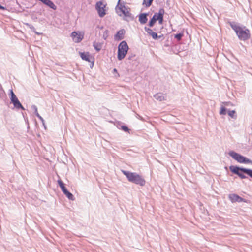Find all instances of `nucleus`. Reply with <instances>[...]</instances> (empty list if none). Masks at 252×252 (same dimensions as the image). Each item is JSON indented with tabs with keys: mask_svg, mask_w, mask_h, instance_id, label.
<instances>
[{
	"mask_svg": "<svg viewBox=\"0 0 252 252\" xmlns=\"http://www.w3.org/2000/svg\"><path fill=\"white\" fill-rule=\"evenodd\" d=\"M230 25L236 32L239 40L245 41L250 38V31L245 26H240L235 22L230 23Z\"/></svg>",
	"mask_w": 252,
	"mask_h": 252,
	"instance_id": "nucleus-1",
	"label": "nucleus"
},
{
	"mask_svg": "<svg viewBox=\"0 0 252 252\" xmlns=\"http://www.w3.org/2000/svg\"><path fill=\"white\" fill-rule=\"evenodd\" d=\"M121 172L126 177L129 182L140 186H145L146 183L145 180L141 175L137 173L124 170H121Z\"/></svg>",
	"mask_w": 252,
	"mask_h": 252,
	"instance_id": "nucleus-2",
	"label": "nucleus"
},
{
	"mask_svg": "<svg viewBox=\"0 0 252 252\" xmlns=\"http://www.w3.org/2000/svg\"><path fill=\"white\" fill-rule=\"evenodd\" d=\"M229 169L232 173L237 175L241 179H246L248 178L245 174L252 178V169H251L231 165L229 167Z\"/></svg>",
	"mask_w": 252,
	"mask_h": 252,
	"instance_id": "nucleus-3",
	"label": "nucleus"
},
{
	"mask_svg": "<svg viewBox=\"0 0 252 252\" xmlns=\"http://www.w3.org/2000/svg\"><path fill=\"white\" fill-rule=\"evenodd\" d=\"M128 46L126 41H122L118 47L117 58L119 61L123 60L127 53Z\"/></svg>",
	"mask_w": 252,
	"mask_h": 252,
	"instance_id": "nucleus-4",
	"label": "nucleus"
},
{
	"mask_svg": "<svg viewBox=\"0 0 252 252\" xmlns=\"http://www.w3.org/2000/svg\"><path fill=\"white\" fill-rule=\"evenodd\" d=\"M164 13V10L162 8L160 9L158 12L155 13L152 18L149 22V26L152 27L157 21H158L159 24H162L163 21Z\"/></svg>",
	"mask_w": 252,
	"mask_h": 252,
	"instance_id": "nucleus-5",
	"label": "nucleus"
},
{
	"mask_svg": "<svg viewBox=\"0 0 252 252\" xmlns=\"http://www.w3.org/2000/svg\"><path fill=\"white\" fill-rule=\"evenodd\" d=\"M229 155L239 163L245 164L250 163L252 164V160L233 151H230L229 152Z\"/></svg>",
	"mask_w": 252,
	"mask_h": 252,
	"instance_id": "nucleus-6",
	"label": "nucleus"
},
{
	"mask_svg": "<svg viewBox=\"0 0 252 252\" xmlns=\"http://www.w3.org/2000/svg\"><path fill=\"white\" fill-rule=\"evenodd\" d=\"M10 99L11 103L13 104L14 107L17 109L24 110V108L18 100L15 94L14 93L12 89L10 90Z\"/></svg>",
	"mask_w": 252,
	"mask_h": 252,
	"instance_id": "nucleus-7",
	"label": "nucleus"
},
{
	"mask_svg": "<svg viewBox=\"0 0 252 252\" xmlns=\"http://www.w3.org/2000/svg\"><path fill=\"white\" fill-rule=\"evenodd\" d=\"M58 183L62 191L66 195V196L71 200H74L75 199L73 195L66 188L64 183L60 180L58 181Z\"/></svg>",
	"mask_w": 252,
	"mask_h": 252,
	"instance_id": "nucleus-8",
	"label": "nucleus"
},
{
	"mask_svg": "<svg viewBox=\"0 0 252 252\" xmlns=\"http://www.w3.org/2000/svg\"><path fill=\"white\" fill-rule=\"evenodd\" d=\"M105 6L106 5L103 4L101 1L97 2L96 4L95 8L100 17H103L106 14L105 9H104Z\"/></svg>",
	"mask_w": 252,
	"mask_h": 252,
	"instance_id": "nucleus-9",
	"label": "nucleus"
},
{
	"mask_svg": "<svg viewBox=\"0 0 252 252\" xmlns=\"http://www.w3.org/2000/svg\"><path fill=\"white\" fill-rule=\"evenodd\" d=\"M229 199H230L232 203H239L241 202L249 203V201L248 200H246L235 193L230 194L229 195Z\"/></svg>",
	"mask_w": 252,
	"mask_h": 252,
	"instance_id": "nucleus-10",
	"label": "nucleus"
},
{
	"mask_svg": "<svg viewBox=\"0 0 252 252\" xmlns=\"http://www.w3.org/2000/svg\"><path fill=\"white\" fill-rule=\"evenodd\" d=\"M71 36L75 43H79L83 39L84 33L74 31L71 33Z\"/></svg>",
	"mask_w": 252,
	"mask_h": 252,
	"instance_id": "nucleus-11",
	"label": "nucleus"
},
{
	"mask_svg": "<svg viewBox=\"0 0 252 252\" xmlns=\"http://www.w3.org/2000/svg\"><path fill=\"white\" fill-rule=\"evenodd\" d=\"M121 0H119L117 7L120 10L123 14L126 17H130L131 16V13L128 10V8L125 5H123L120 4Z\"/></svg>",
	"mask_w": 252,
	"mask_h": 252,
	"instance_id": "nucleus-12",
	"label": "nucleus"
},
{
	"mask_svg": "<svg viewBox=\"0 0 252 252\" xmlns=\"http://www.w3.org/2000/svg\"><path fill=\"white\" fill-rule=\"evenodd\" d=\"M80 55L82 60L91 62V67L93 66L94 61V60L92 61V60L94 59L90 56L89 52H80Z\"/></svg>",
	"mask_w": 252,
	"mask_h": 252,
	"instance_id": "nucleus-13",
	"label": "nucleus"
},
{
	"mask_svg": "<svg viewBox=\"0 0 252 252\" xmlns=\"http://www.w3.org/2000/svg\"><path fill=\"white\" fill-rule=\"evenodd\" d=\"M126 33L125 29H122L118 31L116 34L114 35V39L116 41H120L124 39V35Z\"/></svg>",
	"mask_w": 252,
	"mask_h": 252,
	"instance_id": "nucleus-14",
	"label": "nucleus"
},
{
	"mask_svg": "<svg viewBox=\"0 0 252 252\" xmlns=\"http://www.w3.org/2000/svg\"><path fill=\"white\" fill-rule=\"evenodd\" d=\"M148 15V13H142L139 14V21L141 24H144L147 23L148 21L147 16Z\"/></svg>",
	"mask_w": 252,
	"mask_h": 252,
	"instance_id": "nucleus-15",
	"label": "nucleus"
},
{
	"mask_svg": "<svg viewBox=\"0 0 252 252\" xmlns=\"http://www.w3.org/2000/svg\"><path fill=\"white\" fill-rule=\"evenodd\" d=\"M144 29L145 31L148 33V34L152 36L154 39L156 40L159 38L157 33L153 32L151 29L147 27H145Z\"/></svg>",
	"mask_w": 252,
	"mask_h": 252,
	"instance_id": "nucleus-16",
	"label": "nucleus"
},
{
	"mask_svg": "<svg viewBox=\"0 0 252 252\" xmlns=\"http://www.w3.org/2000/svg\"><path fill=\"white\" fill-rule=\"evenodd\" d=\"M41 1L43 3H44L46 6H48L50 8L56 10L57 9V6L55 5V4L52 2L51 0H39Z\"/></svg>",
	"mask_w": 252,
	"mask_h": 252,
	"instance_id": "nucleus-17",
	"label": "nucleus"
},
{
	"mask_svg": "<svg viewBox=\"0 0 252 252\" xmlns=\"http://www.w3.org/2000/svg\"><path fill=\"white\" fill-rule=\"evenodd\" d=\"M32 108L33 110H34V114H35V115L41 120V121L42 122V123L43 124V125L44 126V127L45 128V122H44V120L43 119V118L39 115V114L38 113V111H37V107L34 105H32Z\"/></svg>",
	"mask_w": 252,
	"mask_h": 252,
	"instance_id": "nucleus-18",
	"label": "nucleus"
},
{
	"mask_svg": "<svg viewBox=\"0 0 252 252\" xmlns=\"http://www.w3.org/2000/svg\"><path fill=\"white\" fill-rule=\"evenodd\" d=\"M184 29L182 30L180 32L174 34V38H176L178 41H180L184 36Z\"/></svg>",
	"mask_w": 252,
	"mask_h": 252,
	"instance_id": "nucleus-19",
	"label": "nucleus"
},
{
	"mask_svg": "<svg viewBox=\"0 0 252 252\" xmlns=\"http://www.w3.org/2000/svg\"><path fill=\"white\" fill-rule=\"evenodd\" d=\"M154 97L156 100L161 101L164 100V95L162 93H158L154 95Z\"/></svg>",
	"mask_w": 252,
	"mask_h": 252,
	"instance_id": "nucleus-20",
	"label": "nucleus"
},
{
	"mask_svg": "<svg viewBox=\"0 0 252 252\" xmlns=\"http://www.w3.org/2000/svg\"><path fill=\"white\" fill-rule=\"evenodd\" d=\"M93 45L97 52L100 51L102 47V43L96 42V41L93 42Z\"/></svg>",
	"mask_w": 252,
	"mask_h": 252,
	"instance_id": "nucleus-21",
	"label": "nucleus"
},
{
	"mask_svg": "<svg viewBox=\"0 0 252 252\" xmlns=\"http://www.w3.org/2000/svg\"><path fill=\"white\" fill-rule=\"evenodd\" d=\"M228 114L233 119H236L237 118V115L235 110H228Z\"/></svg>",
	"mask_w": 252,
	"mask_h": 252,
	"instance_id": "nucleus-22",
	"label": "nucleus"
},
{
	"mask_svg": "<svg viewBox=\"0 0 252 252\" xmlns=\"http://www.w3.org/2000/svg\"><path fill=\"white\" fill-rule=\"evenodd\" d=\"M153 1V0H143L142 4L146 7H148L151 5Z\"/></svg>",
	"mask_w": 252,
	"mask_h": 252,
	"instance_id": "nucleus-23",
	"label": "nucleus"
},
{
	"mask_svg": "<svg viewBox=\"0 0 252 252\" xmlns=\"http://www.w3.org/2000/svg\"><path fill=\"white\" fill-rule=\"evenodd\" d=\"M227 109L225 107L221 106L220 111V115H226Z\"/></svg>",
	"mask_w": 252,
	"mask_h": 252,
	"instance_id": "nucleus-24",
	"label": "nucleus"
},
{
	"mask_svg": "<svg viewBox=\"0 0 252 252\" xmlns=\"http://www.w3.org/2000/svg\"><path fill=\"white\" fill-rule=\"evenodd\" d=\"M108 33H109V31L107 30H106L105 31H104L103 34V38L104 40H106L107 38V37L108 36Z\"/></svg>",
	"mask_w": 252,
	"mask_h": 252,
	"instance_id": "nucleus-25",
	"label": "nucleus"
},
{
	"mask_svg": "<svg viewBox=\"0 0 252 252\" xmlns=\"http://www.w3.org/2000/svg\"><path fill=\"white\" fill-rule=\"evenodd\" d=\"M121 129L124 131L125 132H129V129L127 126H121Z\"/></svg>",
	"mask_w": 252,
	"mask_h": 252,
	"instance_id": "nucleus-26",
	"label": "nucleus"
},
{
	"mask_svg": "<svg viewBox=\"0 0 252 252\" xmlns=\"http://www.w3.org/2000/svg\"><path fill=\"white\" fill-rule=\"evenodd\" d=\"M27 25H28L29 28L32 29L33 31H34L35 30V28L32 25H31V24H27Z\"/></svg>",
	"mask_w": 252,
	"mask_h": 252,
	"instance_id": "nucleus-27",
	"label": "nucleus"
},
{
	"mask_svg": "<svg viewBox=\"0 0 252 252\" xmlns=\"http://www.w3.org/2000/svg\"><path fill=\"white\" fill-rule=\"evenodd\" d=\"M0 9L3 10H5L6 9V7H5L0 4Z\"/></svg>",
	"mask_w": 252,
	"mask_h": 252,
	"instance_id": "nucleus-28",
	"label": "nucleus"
},
{
	"mask_svg": "<svg viewBox=\"0 0 252 252\" xmlns=\"http://www.w3.org/2000/svg\"><path fill=\"white\" fill-rule=\"evenodd\" d=\"M137 118H138V119H139L140 120H142V117L140 116V115H137Z\"/></svg>",
	"mask_w": 252,
	"mask_h": 252,
	"instance_id": "nucleus-29",
	"label": "nucleus"
},
{
	"mask_svg": "<svg viewBox=\"0 0 252 252\" xmlns=\"http://www.w3.org/2000/svg\"><path fill=\"white\" fill-rule=\"evenodd\" d=\"M34 32H35V33L36 34H38V35H39V34H40V33L37 32H35V31H34Z\"/></svg>",
	"mask_w": 252,
	"mask_h": 252,
	"instance_id": "nucleus-30",
	"label": "nucleus"
},
{
	"mask_svg": "<svg viewBox=\"0 0 252 252\" xmlns=\"http://www.w3.org/2000/svg\"><path fill=\"white\" fill-rule=\"evenodd\" d=\"M114 72H116V71H117V70H116V69H114Z\"/></svg>",
	"mask_w": 252,
	"mask_h": 252,
	"instance_id": "nucleus-31",
	"label": "nucleus"
}]
</instances>
